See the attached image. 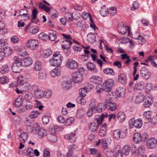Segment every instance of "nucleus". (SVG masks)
<instances>
[{
    "mask_svg": "<svg viewBox=\"0 0 157 157\" xmlns=\"http://www.w3.org/2000/svg\"><path fill=\"white\" fill-rule=\"evenodd\" d=\"M79 93L81 97H84L86 95L87 90L85 88H81L79 89Z\"/></svg>",
    "mask_w": 157,
    "mask_h": 157,
    "instance_id": "41",
    "label": "nucleus"
},
{
    "mask_svg": "<svg viewBox=\"0 0 157 157\" xmlns=\"http://www.w3.org/2000/svg\"><path fill=\"white\" fill-rule=\"evenodd\" d=\"M109 116L107 114H102L100 116H95L94 119L96 121V123H98V124H101L103 121V119L104 117H107Z\"/></svg>",
    "mask_w": 157,
    "mask_h": 157,
    "instance_id": "8",
    "label": "nucleus"
},
{
    "mask_svg": "<svg viewBox=\"0 0 157 157\" xmlns=\"http://www.w3.org/2000/svg\"><path fill=\"white\" fill-rule=\"evenodd\" d=\"M142 124V120L141 118H139L135 120L134 123L135 127L137 128H140Z\"/></svg>",
    "mask_w": 157,
    "mask_h": 157,
    "instance_id": "38",
    "label": "nucleus"
},
{
    "mask_svg": "<svg viewBox=\"0 0 157 157\" xmlns=\"http://www.w3.org/2000/svg\"><path fill=\"white\" fill-rule=\"evenodd\" d=\"M40 113V112L38 110H33L31 111L30 117L34 119L36 118Z\"/></svg>",
    "mask_w": 157,
    "mask_h": 157,
    "instance_id": "42",
    "label": "nucleus"
},
{
    "mask_svg": "<svg viewBox=\"0 0 157 157\" xmlns=\"http://www.w3.org/2000/svg\"><path fill=\"white\" fill-rule=\"evenodd\" d=\"M56 38V35L55 33H49L48 35V39L51 40V41H54Z\"/></svg>",
    "mask_w": 157,
    "mask_h": 157,
    "instance_id": "54",
    "label": "nucleus"
},
{
    "mask_svg": "<svg viewBox=\"0 0 157 157\" xmlns=\"http://www.w3.org/2000/svg\"><path fill=\"white\" fill-rule=\"evenodd\" d=\"M117 94L118 97L124 98L125 96V92L124 89L121 87H119L117 89Z\"/></svg>",
    "mask_w": 157,
    "mask_h": 157,
    "instance_id": "16",
    "label": "nucleus"
},
{
    "mask_svg": "<svg viewBox=\"0 0 157 157\" xmlns=\"http://www.w3.org/2000/svg\"><path fill=\"white\" fill-rule=\"evenodd\" d=\"M81 16L83 19L86 20L89 16H91V14L84 11L82 13Z\"/></svg>",
    "mask_w": 157,
    "mask_h": 157,
    "instance_id": "64",
    "label": "nucleus"
},
{
    "mask_svg": "<svg viewBox=\"0 0 157 157\" xmlns=\"http://www.w3.org/2000/svg\"><path fill=\"white\" fill-rule=\"evenodd\" d=\"M144 86V84L142 82H139L135 84L134 90L135 91H137L139 90L143 89Z\"/></svg>",
    "mask_w": 157,
    "mask_h": 157,
    "instance_id": "25",
    "label": "nucleus"
},
{
    "mask_svg": "<svg viewBox=\"0 0 157 157\" xmlns=\"http://www.w3.org/2000/svg\"><path fill=\"white\" fill-rule=\"evenodd\" d=\"M108 10L106 6L104 5L101 7L100 11V13L101 16L105 17L106 16L107 13H108Z\"/></svg>",
    "mask_w": 157,
    "mask_h": 157,
    "instance_id": "29",
    "label": "nucleus"
},
{
    "mask_svg": "<svg viewBox=\"0 0 157 157\" xmlns=\"http://www.w3.org/2000/svg\"><path fill=\"white\" fill-rule=\"evenodd\" d=\"M117 105L116 103L111 102H108L106 105H105V107L110 110L111 111L115 110L117 108Z\"/></svg>",
    "mask_w": 157,
    "mask_h": 157,
    "instance_id": "13",
    "label": "nucleus"
},
{
    "mask_svg": "<svg viewBox=\"0 0 157 157\" xmlns=\"http://www.w3.org/2000/svg\"><path fill=\"white\" fill-rule=\"evenodd\" d=\"M25 44L28 48L32 50H34L38 46V42L36 40L30 39L27 41Z\"/></svg>",
    "mask_w": 157,
    "mask_h": 157,
    "instance_id": "4",
    "label": "nucleus"
},
{
    "mask_svg": "<svg viewBox=\"0 0 157 157\" xmlns=\"http://www.w3.org/2000/svg\"><path fill=\"white\" fill-rule=\"evenodd\" d=\"M117 13V8L115 7H111L108 10V13L111 15H114Z\"/></svg>",
    "mask_w": 157,
    "mask_h": 157,
    "instance_id": "49",
    "label": "nucleus"
},
{
    "mask_svg": "<svg viewBox=\"0 0 157 157\" xmlns=\"http://www.w3.org/2000/svg\"><path fill=\"white\" fill-rule=\"evenodd\" d=\"M23 103L22 100L21 98H17L15 102V105L17 107H19Z\"/></svg>",
    "mask_w": 157,
    "mask_h": 157,
    "instance_id": "45",
    "label": "nucleus"
},
{
    "mask_svg": "<svg viewBox=\"0 0 157 157\" xmlns=\"http://www.w3.org/2000/svg\"><path fill=\"white\" fill-rule=\"evenodd\" d=\"M30 18V15L28 13H25L23 15L20 16L19 19L21 20H24L25 21L29 20Z\"/></svg>",
    "mask_w": 157,
    "mask_h": 157,
    "instance_id": "55",
    "label": "nucleus"
},
{
    "mask_svg": "<svg viewBox=\"0 0 157 157\" xmlns=\"http://www.w3.org/2000/svg\"><path fill=\"white\" fill-rule=\"evenodd\" d=\"M144 97L142 95H140L137 96L136 100V102L137 104H139L144 100Z\"/></svg>",
    "mask_w": 157,
    "mask_h": 157,
    "instance_id": "58",
    "label": "nucleus"
},
{
    "mask_svg": "<svg viewBox=\"0 0 157 157\" xmlns=\"http://www.w3.org/2000/svg\"><path fill=\"white\" fill-rule=\"evenodd\" d=\"M33 149L31 147L28 148L26 150V155L28 157H32L33 156Z\"/></svg>",
    "mask_w": 157,
    "mask_h": 157,
    "instance_id": "47",
    "label": "nucleus"
},
{
    "mask_svg": "<svg viewBox=\"0 0 157 157\" xmlns=\"http://www.w3.org/2000/svg\"><path fill=\"white\" fill-rule=\"evenodd\" d=\"M75 133L74 132L65 135L64 137L66 139L69 140L71 143H73L75 141Z\"/></svg>",
    "mask_w": 157,
    "mask_h": 157,
    "instance_id": "18",
    "label": "nucleus"
},
{
    "mask_svg": "<svg viewBox=\"0 0 157 157\" xmlns=\"http://www.w3.org/2000/svg\"><path fill=\"white\" fill-rule=\"evenodd\" d=\"M52 92L49 90H46L44 92V97L46 98H49L51 95Z\"/></svg>",
    "mask_w": 157,
    "mask_h": 157,
    "instance_id": "60",
    "label": "nucleus"
},
{
    "mask_svg": "<svg viewBox=\"0 0 157 157\" xmlns=\"http://www.w3.org/2000/svg\"><path fill=\"white\" fill-rule=\"evenodd\" d=\"M117 117L120 122H122L124 120L125 116L123 112H120L118 113Z\"/></svg>",
    "mask_w": 157,
    "mask_h": 157,
    "instance_id": "35",
    "label": "nucleus"
},
{
    "mask_svg": "<svg viewBox=\"0 0 157 157\" xmlns=\"http://www.w3.org/2000/svg\"><path fill=\"white\" fill-rule=\"evenodd\" d=\"M121 132L120 130L117 129L114 130L113 133V136L116 140H118L120 139L121 136Z\"/></svg>",
    "mask_w": 157,
    "mask_h": 157,
    "instance_id": "39",
    "label": "nucleus"
},
{
    "mask_svg": "<svg viewBox=\"0 0 157 157\" xmlns=\"http://www.w3.org/2000/svg\"><path fill=\"white\" fill-rule=\"evenodd\" d=\"M36 94L37 98H40L42 97H44V91L39 90L36 92Z\"/></svg>",
    "mask_w": 157,
    "mask_h": 157,
    "instance_id": "50",
    "label": "nucleus"
},
{
    "mask_svg": "<svg viewBox=\"0 0 157 157\" xmlns=\"http://www.w3.org/2000/svg\"><path fill=\"white\" fill-rule=\"evenodd\" d=\"M118 80L119 82L123 85L127 82V78L126 75L124 73H120L118 76Z\"/></svg>",
    "mask_w": 157,
    "mask_h": 157,
    "instance_id": "12",
    "label": "nucleus"
},
{
    "mask_svg": "<svg viewBox=\"0 0 157 157\" xmlns=\"http://www.w3.org/2000/svg\"><path fill=\"white\" fill-rule=\"evenodd\" d=\"M60 74V70L58 67H56L51 71L50 75L52 77H55L59 75Z\"/></svg>",
    "mask_w": 157,
    "mask_h": 157,
    "instance_id": "23",
    "label": "nucleus"
},
{
    "mask_svg": "<svg viewBox=\"0 0 157 157\" xmlns=\"http://www.w3.org/2000/svg\"><path fill=\"white\" fill-rule=\"evenodd\" d=\"M72 79L75 83H79L82 80V75L79 72H74L72 75Z\"/></svg>",
    "mask_w": 157,
    "mask_h": 157,
    "instance_id": "5",
    "label": "nucleus"
},
{
    "mask_svg": "<svg viewBox=\"0 0 157 157\" xmlns=\"http://www.w3.org/2000/svg\"><path fill=\"white\" fill-rule=\"evenodd\" d=\"M86 66L88 69L90 71H94V72L96 73L98 70L95 68V65L93 63L88 62L86 63Z\"/></svg>",
    "mask_w": 157,
    "mask_h": 157,
    "instance_id": "22",
    "label": "nucleus"
},
{
    "mask_svg": "<svg viewBox=\"0 0 157 157\" xmlns=\"http://www.w3.org/2000/svg\"><path fill=\"white\" fill-rule=\"evenodd\" d=\"M74 118L72 117H68L66 119L64 125L66 126L70 125L74 121Z\"/></svg>",
    "mask_w": 157,
    "mask_h": 157,
    "instance_id": "48",
    "label": "nucleus"
},
{
    "mask_svg": "<svg viewBox=\"0 0 157 157\" xmlns=\"http://www.w3.org/2000/svg\"><path fill=\"white\" fill-rule=\"evenodd\" d=\"M105 105L102 103H99L98 106L94 109V113H100L101 112L103 109H105Z\"/></svg>",
    "mask_w": 157,
    "mask_h": 157,
    "instance_id": "19",
    "label": "nucleus"
},
{
    "mask_svg": "<svg viewBox=\"0 0 157 157\" xmlns=\"http://www.w3.org/2000/svg\"><path fill=\"white\" fill-rule=\"evenodd\" d=\"M38 36L39 38L42 40L46 41L48 39V35L44 33H40Z\"/></svg>",
    "mask_w": 157,
    "mask_h": 157,
    "instance_id": "37",
    "label": "nucleus"
},
{
    "mask_svg": "<svg viewBox=\"0 0 157 157\" xmlns=\"http://www.w3.org/2000/svg\"><path fill=\"white\" fill-rule=\"evenodd\" d=\"M130 149V147L128 145H126L124 146L122 149L123 151L126 155H129Z\"/></svg>",
    "mask_w": 157,
    "mask_h": 157,
    "instance_id": "43",
    "label": "nucleus"
},
{
    "mask_svg": "<svg viewBox=\"0 0 157 157\" xmlns=\"http://www.w3.org/2000/svg\"><path fill=\"white\" fill-rule=\"evenodd\" d=\"M62 62V56L59 52H54L53 55L52 59L49 61V63L51 66H56L60 65Z\"/></svg>",
    "mask_w": 157,
    "mask_h": 157,
    "instance_id": "1",
    "label": "nucleus"
},
{
    "mask_svg": "<svg viewBox=\"0 0 157 157\" xmlns=\"http://www.w3.org/2000/svg\"><path fill=\"white\" fill-rule=\"evenodd\" d=\"M41 68L40 62L38 61H36L34 64L33 70L35 71H40L41 69Z\"/></svg>",
    "mask_w": 157,
    "mask_h": 157,
    "instance_id": "31",
    "label": "nucleus"
},
{
    "mask_svg": "<svg viewBox=\"0 0 157 157\" xmlns=\"http://www.w3.org/2000/svg\"><path fill=\"white\" fill-rule=\"evenodd\" d=\"M52 53V50L50 49L44 50L43 52V56L44 57L47 58Z\"/></svg>",
    "mask_w": 157,
    "mask_h": 157,
    "instance_id": "36",
    "label": "nucleus"
},
{
    "mask_svg": "<svg viewBox=\"0 0 157 157\" xmlns=\"http://www.w3.org/2000/svg\"><path fill=\"white\" fill-rule=\"evenodd\" d=\"M12 50L11 48L10 47H6L4 49V55L6 57L10 56L12 53Z\"/></svg>",
    "mask_w": 157,
    "mask_h": 157,
    "instance_id": "34",
    "label": "nucleus"
},
{
    "mask_svg": "<svg viewBox=\"0 0 157 157\" xmlns=\"http://www.w3.org/2000/svg\"><path fill=\"white\" fill-rule=\"evenodd\" d=\"M22 66H18L15 65V63H13L11 66V68L13 71L15 73H19L21 71V67Z\"/></svg>",
    "mask_w": 157,
    "mask_h": 157,
    "instance_id": "24",
    "label": "nucleus"
},
{
    "mask_svg": "<svg viewBox=\"0 0 157 157\" xmlns=\"http://www.w3.org/2000/svg\"><path fill=\"white\" fill-rule=\"evenodd\" d=\"M144 103L143 105L145 108L149 107L153 102L152 99L149 97H147L144 100Z\"/></svg>",
    "mask_w": 157,
    "mask_h": 157,
    "instance_id": "21",
    "label": "nucleus"
},
{
    "mask_svg": "<svg viewBox=\"0 0 157 157\" xmlns=\"http://www.w3.org/2000/svg\"><path fill=\"white\" fill-rule=\"evenodd\" d=\"M98 125V123L92 122L89 124L88 126L89 128L91 131L94 132L97 129Z\"/></svg>",
    "mask_w": 157,
    "mask_h": 157,
    "instance_id": "17",
    "label": "nucleus"
},
{
    "mask_svg": "<svg viewBox=\"0 0 157 157\" xmlns=\"http://www.w3.org/2000/svg\"><path fill=\"white\" fill-rule=\"evenodd\" d=\"M10 66L7 64L3 65L1 68L0 73L4 74L8 73L10 71Z\"/></svg>",
    "mask_w": 157,
    "mask_h": 157,
    "instance_id": "20",
    "label": "nucleus"
},
{
    "mask_svg": "<svg viewBox=\"0 0 157 157\" xmlns=\"http://www.w3.org/2000/svg\"><path fill=\"white\" fill-rule=\"evenodd\" d=\"M141 75L142 77L146 79H147L150 77L151 73L150 72H147L143 73Z\"/></svg>",
    "mask_w": 157,
    "mask_h": 157,
    "instance_id": "62",
    "label": "nucleus"
},
{
    "mask_svg": "<svg viewBox=\"0 0 157 157\" xmlns=\"http://www.w3.org/2000/svg\"><path fill=\"white\" fill-rule=\"evenodd\" d=\"M157 144V140L154 138H150L147 143V146L149 149H152L155 147L156 144Z\"/></svg>",
    "mask_w": 157,
    "mask_h": 157,
    "instance_id": "10",
    "label": "nucleus"
},
{
    "mask_svg": "<svg viewBox=\"0 0 157 157\" xmlns=\"http://www.w3.org/2000/svg\"><path fill=\"white\" fill-rule=\"evenodd\" d=\"M20 87L21 90H19L17 88L15 90L16 91L18 94L23 93V92L28 91L32 89L31 84L29 82L27 81H25L23 82L22 84L21 85Z\"/></svg>",
    "mask_w": 157,
    "mask_h": 157,
    "instance_id": "2",
    "label": "nucleus"
},
{
    "mask_svg": "<svg viewBox=\"0 0 157 157\" xmlns=\"http://www.w3.org/2000/svg\"><path fill=\"white\" fill-rule=\"evenodd\" d=\"M62 86L64 89H67L71 87V81L68 80L63 81L61 84Z\"/></svg>",
    "mask_w": 157,
    "mask_h": 157,
    "instance_id": "26",
    "label": "nucleus"
},
{
    "mask_svg": "<svg viewBox=\"0 0 157 157\" xmlns=\"http://www.w3.org/2000/svg\"><path fill=\"white\" fill-rule=\"evenodd\" d=\"M42 121L44 124H47L49 121L48 117L47 115L43 116L42 118Z\"/></svg>",
    "mask_w": 157,
    "mask_h": 157,
    "instance_id": "61",
    "label": "nucleus"
},
{
    "mask_svg": "<svg viewBox=\"0 0 157 157\" xmlns=\"http://www.w3.org/2000/svg\"><path fill=\"white\" fill-rule=\"evenodd\" d=\"M28 136L26 132L21 133L20 135L19 140L21 142L25 143L28 138Z\"/></svg>",
    "mask_w": 157,
    "mask_h": 157,
    "instance_id": "30",
    "label": "nucleus"
},
{
    "mask_svg": "<svg viewBox=\"0 0 157 157\" xmlns=\"http://www.w3.org/2000/svg\"><path fill=\"white\" fill-rule=\"evenodd\" d=\"M115 83L114 81L112 79H109L105 81L101 86L103 89L106 92H109L111 90L112 87Z\"/></svg>",
    "mask_w": 157,
    "mask_h": 157,
    "instance_id": "3",
    "label": "nucleus"
},
{
    "mask_svg": "<svg viewBox=\"0 0 157 157\" xmlns=\"http://www.w3.org/2000/svg\"><path fill=\"white\" fill-rule=\"evenodd\" d=\"M66 42H67L68 44H62V48L64 50V51L67 54V55L70 52V46L72 44V42L70 40H66Z\"/></svg>",
    "mask_w": 157,
    "mask_h": 157,
    "instance_id": "9",
    "label": "nucleus"
},
{
    "mask_svg": "<svg viewBox=\"0 0 157 157\" xmlns=\"http://www.w3.org/2000/svg\"><path fill=\"white\" fill-rule=\"evenodd\" d=\"M38 13L37 9L36 8L33 9L32 12V17L31 19V22H34L33 21L35 18L36 17L37 14Z\"/></svg>",
    "mask_w": 157,
    "mask_h": 157,
    "instance_id": "46",
    "label": "nucleus"
},
{
    "mask_svg": "<svg viewBox=\"0 0 157 157\" xmlns=\"http://www.w3.org/2000/svg\"><path fill=\"white\" fill-rule=\"evenodd\" d=\"M117 26L118 32L122 34H125L128 29V27L125 25L123 23H119L117 25Z\"/></svg>",
    "mask_w": 157,
    "mask_h": 157,
    "instance_id": "7",
    "label": "nucleus"
},
{
    "mask_svg": "<svg viewBox=\"0 0 157 157\" xmlns=\"http://www.w3.org/2000/svg\"><path fill=\"white\" fill-rule=\"evenodd\" d=\"M65 17L68 19L69 21H73V17L72 14L70 12H67L65 13Z\"/></svg>",
    "mask_w": 157,
    "mask_h": 157,
    "instance_id": "51",
    "label": "nucleus"
},
{
    "mask_svg": "<svg viewBox=\"0 0 157 157\" xmlns=\"http://www.w3.org/2000/svg\"><path fill=\"white\" fill-rule=\"evenodd\" d=\"M38 135L41 137L46 135V131L43 128H40L38 131Z\"/></svg>",
    "mask_w": 157,
    "mask_h": 157,
    "instance_id": "56",
    "label": "nucleus"
},
{
    "mask_svg": "<svg viewBox=\"0 0 157 157\" xmlns=\"http://www.w3.org/2000/svg\"><path fill=\"white\" fill-rule=\"evenodd\" d=\"M33 97V95L32 93H29L26 94L24 96V98L27 101H29L32 99Z\"/></svg>",
    "mask_w": 157,
    "mask_h": 157,
    "instance_id": "63",
    "label": "nucleus"
},
{
    "mask_svg": "<svg viewBox=\"0 0 157 157\" xmlns=\"http://www.w3.org/2000/svg\"><path fill=\"white\" fill-rule=\"evenodd\" d=\"M103 72L105 74L112 76L114 75L115 74L113 70L110 68H107L104 69Z\"/></svg>",
    "mask_w": 157,
    "mask_h": 157,
    "instance_id": "33",
    "label": "nucleus"
},
{
    "mask_svg": "<svg viewBox=\"0 0 157 157\" xmlns=\"http://www.w3.org/2000/svg\"><path fill=\"white\" fill-rule=\"evenodd\" d=\"M66 66L70 69L74 70L78 67V63L72 59H68L67 61Z\"/></svg>",
    "mask_w": 157,
    "mask_h": 157,
    "instance_id": "6",
    "label": "nucleus"
},
{
    "mask_svg": "<svg viewBox=\"0 0 157 157\" xmlns=\"http://www.w3.org/2000/svg\"><path fill=\"white\" fill-rule=\"evenodd\" d=\"M90 80L91 82L95 84H100L102 79L101 77L99 76L94 75L90 78Z\"/></svg>",
    "mask_w": 157,
    "mask_h": 157,
    "instance_id": "11",
    "label": "nucleus"
},
{
    "mask_svg": "<svg viewBox=\"0 0 157 157\" xmlns=\"http://www.w3.org/2000/svg\"><path fill=\"white\" fill-rule=\"evenodd\" d=\"M141 134L138 133H136L133 136V140L136 143H138L141 141Z\"/></svg>",
    "mask_w": 157,
    "mask_h": 157,
    "instance_id": "32",
    "label": "nucleus"
},
{
    "mask_svg": "<svg viewBox=\"0 0 157 157\" xmlns=\"http://www.w3.org/2000/svg\"><path fill=\"white\" fill-rule=\"evenodd\" d=\"M141 141L143 142H145L148 139L149 136L147 133H144L142 135L141 134Z\"/></svg>",
    "mask_w": 157,
    "mask_h": 157,
    "instance_id": "52",
    "label": "nucleus"
},
{
    "mask_svg": "<svg viewBox=\"0 0 157 157\" xmlns=\"http://www.w3.org/2000/svg\"><path fill=\"white\" fill-rule=\"evenodd\" d=\"M145 151L144 147L143 145L139 147L137 150V153L138 155H141L144 153Z\"/></svg>",
    "mask_w": 157,
    "mask_h": 157,
    "instance_id": "44",
    "label": "nucleus"
},
{
    "mask_svg": "<svg viewBox=\"0 0 157 157\" xmlns=\"http://www.w3.org/2000/svg\"><path fill=\"white\" fill-rule=\"evenodd\" d=\"M144 116L147 120H150L151 118V112L150 111L145 112L144 113Z\"/></svg>",
    "mask_w": 157,
    "mask_h": 157,
    "instance_id": "53",
    "label": "nucleus"
},
{
    "mask_svg": "<svg viewBox=\"0 0 157 157\" xmlns=\"http://www.w3.org/2000/svg\"><path fill=\"white\" fill-rule=\"evenodd\" d=\"M14 62L13 63H15L16 65L18 66H22V60L21 59L15 56L13 58Z\"/></svg>",
    "mask_w": 157,
    "mask_h": 157,
    "instance_id": "40",
    "label": "nucleus"
},
{
    "mask_svg": "<svg viewBox=\"0 0 157 157\" xmlns=\"http://www.w3.org/2000/svg\"><path fill=\"white\" fill-rule=\"evenodd\" d=\"M47 136L48 140L52 142H55L57 140L56 133L52 132L48 134Z\"/></svg>",
    "mask_w": 157,
    "mask_h": 157,
    "instance_id": "15",
    "label": "nucleus"
},
{
    "mask_svg": "<svg viewBox=\"0 0 157 157\" xmlns=\"http://www.w3.org/2000/svg\"><path fill=\"white\" fill-rule=\"evenodd\" d=\"M24 106L26 110H30L32 109L33 107L29 102H28L25 104Z\"/></svg>",
    "mask_w": 157,
    "mask_h": 157,
    "instance_id": "57",
    "label": "nucleus"
},
{
    "mask_svg": "<svg viewBox=\"0 0 157 157\" xmlns=\"http://www.w3.org/2000/svg\"><path fill=\"white\" fill-rule=\"evenodd\" d=\"M135 119L134 118H132L129 121V128H132L134 126Z\"/></svg>",
    "mask_w": 157,
    "mask_h": 157,
    "instance_id": "59",
    "label": "nucleus"
},
{
    "mask_svg": "<svg viewBox=\"0 0 157 157\" xmlns=\"http://www.w3.org/2000/svg\"><path fill=\"white\" fill-rule=\"evenodd\" d=\"M87 40L91 44H93L95 41L96 37L95 35L92 33H89L87 35Z\"/></svg>",
    "mask_w": 157,
    "mask_h": 157,
    "instance_id": "27",
    "label": "nucleus"
},
{
    "mask_svg": "<svg viewBox=\"0 0 157 157\" xmlns=\"http://www.w3.org/2000/svg\"><path fill=\"white\" fill-rule=\"evenodd\" d=\"M32 63L31 59L29 57L23 58L22 60V66L25 67H27L30 66Z\"/></svg>",
    "mask_w": 157,
    "mask_h": 157,
    "instance_id": "14",
    "label": "nucleus"
},
{
    "mask_svg": "<svg viewBox=\"0 0 157 157\" xmlns=\"http://www.w3.org/2000/svg\"><path fill=\"white\" fill-rule=\"evenodd\" d=\"M46 73L44 70H42L39 72L38 76L39 79L44 80L46 79Z\"/></svg>",
    "mask_w": 157,
    "mask_h": 157,
    "instance_id": "28",
    "label": "nucleus"
}]
</instances>
